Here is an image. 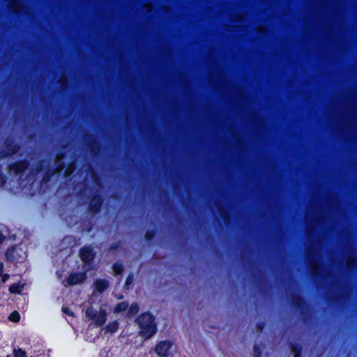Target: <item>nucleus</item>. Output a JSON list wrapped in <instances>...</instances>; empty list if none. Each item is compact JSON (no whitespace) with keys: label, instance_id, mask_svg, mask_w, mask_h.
I'll list each match as a JSON object with an SVG mask.
<instances>
[{"label":"nucleus","instance_id":"obj_27","mask_svg":"<svg viewBox=\"0 0 357 357\" xmlns=\"http://www.w3.org/2000/svg\"><path fill=\"white\" fill-rule=\"evenodd\" d=\"M253 349H254V357H261L262 349L259 344H255L254 347H253Z\"/></svg>","mask_w":357,"mask_h":357},{"label":"nucleus","instance_id":"obj_13","mask_svg":"<svg viewBox=\"0 0 357 357\" xmlns=\"http://www.w3.org/2000/svg\"><path fill=\"white\" fill-rule=\"evenodd\" d=\"M24 287V284L20 282H15L9 286V292L14 294H20Z\"/></svg>","mask_w":357,"mask_h":357},{"label":"nucleus","instance_id":"obj_2","mask_svg":"<svg viewBox=\"0 0 357 357\" xmlns=\"http://www.w3.org/2000/svg\"><path fill=\"white\" fill-rule=\"evenodd\" d=\"M79 257L83 262L82 268H91L93 270V261L96 257V252L92 245H84L79 249Z\"/></svg>","mask_w":357,"mask_h":357},{"label":"nucleus","instance_id":"obj_22","mask_svg":"<svg viewBox=\"0 0 357 357\" xmlns=\"http://www.w3.org/2000/svg\"><path fill=\"white\" fill-rule=\"evenodd\" d=\"M134 273L132 272H130L128 273V275L126 277L124 287L126 289H129V287L132 284L134 281Z\"/></svg>","mask_w":357,"mask_h":357},{"label":"nucleus","instance_id":"obj_33","mask_svg":"<svg viewBox=\"0 0 357 357\" xmlns=\"http://www.w3.org/2000/svg\"><path fill=\"white\" fill-rule=\"evenodd\" d=\"M347 268L349 269L356 268V262L354 261L353 262L352 261H349L348 264H347Z\"/></svg>","mask_w":357,"mask_h":357},{"label":"nucleus","instance_id":"obj_4","mask_svg":"<svg viewBox=\"0 0 357 357\" xmlns=\"http://www.w3.org/2000/svg\"><path fill=\"white\" fill-rule=\"evenodd\" d=\"M104 198L98 192L91 195L89 199L88 210L92 214H98L103 205Z\"/></svg>","mask_w":357,"mask_h":357},{"label":"nucleus","instance_id":"obj_23","mask_svg":"<svg viewBox=\"0 0 357 357\" xmlns=\"http://www.w3.org/2000/svg\"><path fill=\"white\" fill-rule=\"evenodd\" d=\"M8 319L10 321L17 323L20 320V314L17 311L15 310L10 314Z\"/></svg>","mask_w":357,"mask_h":357},{"label":"nucleus","instance_id":"obj_25","mask_svg":"<svg viewBox=\"0 0 357 357\" xmlns=\"http://www.w3.org/2000/svg\"><path fill=\"white\" fill-rule=\"evenodd\" d=\"M98 312L94 310L93 307H88L86 310V317H88L89 319H91L93 320L95 317H96V314Z\"/></svg>","mask_w":357,"mask_h":357},{"label":"nucleus","instance_id":"obj_11","mask_svg":"<svg viewBox=\"0 0 357 357\" xmlns=\"http://www.w3.org/2000/svg\"><path fill=\"white\" fill-rule=\"evenodd\" d=\"M93 320L97 326H102L107 321V314L105 311L101 310L99 312H97Z\"/></svg>","mask_w":357,"mask_h":357},{"label":"nucleus","instance_id":"obj_36","mask_svg":"<svg viewBox=\"0 0 357 357\" xmlns=\"http://www.w3.org/2000/svg\"><path fill=\"white\" fill-rule=\"evenodd\" d=\"M4 265L2 262H0V277L2 275L3 271Z\"/></svg>","mask_w":357,"mask_h":357},{"label":"nucleus","instance_id":"obj_21","mask_svg":"<svg viewBox=\"0 0 357 357\" xmlns=\"http://www.w3.org/2000/svg\"><path fill=\"white\" fill-rule=\"evenodd\" d=\"M45 162H46L45 159H41L38 161V162L36 163V165L33 169V171L35 172V173H36V174L40 173L45 169Z\"/></svg>","mask_w":357,"mask_h":357},{"label":"nucleus","instance_id":"obj_24","mask_svg":"<svg viewBox=\"0 0 357 357\" xmlns=\"http://www.w3.org/2000/svg\"><path fill=\"white\" fill-rule=\"evenodd\" d=\"M14 357H27L26 352L22 348L13 349Z\"/></svg>","mask_w":357,"mask_h":357},{"label":"nucleus","instance_id":"obj_5","mask_svg":"<svg viewBox=\"0 0 357 357\" xmlns=\"http://www.w3.org/2000/svg\"><path fill=\"white\" fill-rule=\"evenodd\" d=\"M29 166V161L27 159L24 158L10 162L8 165V168L10 173L17 176L24 173Z\"/></svg>","mask_w":357,"mask_h":357},{"label":"nucleus","instance_id":"obj_35","mask_svg":"<svg viewBox=\"0 0 357 357\" xmlns=\"http://www.w3.org/2000/svg\"><path fill=\"white\" fill-rule=\"evenodd\" d=\"M5 238V236L2 234L1 231H0V244H1L4 241Z\"/></svg>","mask_w":357,"mask_h":357},{"label":"nucleus","instance_id":"obj_10","mask_svg":"<svg viewBox=\"0 0 357 357\" xmlns=\"http://www.w3.org/2000/svg\"><path fill=\"white\" fill-rule=\"evenodd\" d=\"M109 282L107 279L98 278L94 281L95 290L102 294L108 289Z\"/></svg>","mask_w":357,"mask_h":357},{"label":"nucleus","instance_id":"obj_16","mask_svg":"<svg viewBox=\"0 0 357 357\" xmlns=\"http://www.w3.org/2000/svg\"><path fill=\"white\" fill-rule=\"evenodd\" d=\"M129 304L127 301L118 303L114 307L115 313H120L128 309Z\"/></svg>","mask_w":357,"mask_h":357},{"label":"nucleus","instance_id":"obj_26","mask_svg":"<svg viewBox=\"0 0 357 357\" xmlns=\"http://www.w3.org/2000/svg\"><path fill=\"white\" fill-rule=\"evenodd\" d=\"M128 307V312L130 314H136L139 310V305L136 303H132Z\"/></svg>","mask_w":357,"mask_h":357},{"label":"nucleus","instance_id":"obj_12","mask_svg":"<svg viewBox=\"0 0 357 357\" xmlns=\"http://www.w3.org/2000/svg\"><path fill=\"white\" fill-rule=\"evenodd\" d=\"M289 347L294 354L293 356L301 357L303 347L300 343L291 342L289 343Z\"/></svg>","mask_w":357,"mask_h":357},{"label":"nucleus","instance_id":"obj_32","mask_svg":"<svg viewBox=\"0 0 357 357\" xmlns=\"http://www.w3.org/2000/svg\"><path fill=\"white\" fill-rule=\"evenodd\" d=\"M311 273H312V275L314 278H317L320 275V273H319V271H318V269H316L314 267L312 268Z\"/></svg>","mask_w":357,"mask_h":357},{"label":"nucleus","instance_id":"obj_15","mask_svg":"<svg viewBox=\"0 0 357 357\" xmlns=\"http://www.w3.org/2000/svg\"><path fill=\"white\" fill-rule=\"evenodd\" d=\"M75 167L73 163H70L63 172V178L66 179H71L73 178Z\"/></svg>","mask_w":357,"mask_h":357},{"label":"nucleus","instance_id":"obj_38","mask_svg":"<svg viewBox=\"0 0 357 357\" xmlns=\"http://www.w3.org/2000/svg\"><path fill=\"white\" fill-rule=\"evenodd\" d=\"M221 215L222 217L223 218V219L225 220V222H227V215H226L223 211L221 212Z\"/></svg>","mask_w":357,"mask_h":357},{"label":"nucleus","instance_id":"obj_17","mask_svg":"<svg viewBox=\"0 0 357 357\" xmlns=\"http://www.w3.org/2000/svg\"><path fill=\"white\" fill-rule=\"evenodd\" d=\"M112 269H113L114 275L118 276L123 273V271L124 270V266H123V264H121L120 262H115L112 265Z\"/></svg>","mask_w":357,"mask_h":357},{"label":"nucleus","instance_id":"obj_19","mask_svg":"<svg viewBox=\"0 0 357 357\" xmlns=\"http://www.w3.org/2000/svg\"><path fill=\"white\" fill-rule=\"evenodd\" d=\"M156 234L157 231L155 229H147L144 235L145 240L149 243L151 242L156 236Z\"/></svg>","mask_w":357,"mask_h":357},{"label":"nucleus","instance_id":"obj_28","mask_svg":"<svg viewBox=\"0 0 357 357\" xmlns=\"http://www.w3.org/2000/svg\"><path fill=\"white\" fill-rule=\"evenodd\" d=\"M266 323L264 321H258L256 324V328L258 331L261 332L265 328Z\"/></svg>","mask_w":357,"mask_h":357},{"label":"nucleus","instance_id":"obj_9","mask_svg":"<svg viewBox=\"0 0 357 357\" xmlns=\"http://www.w3.org/2000/svg\"><path fill=\"white\" fill-rule=\"evenodd\" d=\"M291 303L293 307L301 311L302 313L303 310L306 308L307 305V303L306 300L298 294H293L291 298Z\"/></svg>","mask_w":357,"mask_h":357},{"label":"nucleus","instance_id":"obj_18","mask_svg":"<svg viewBox=\"0 0 357 357\" xmlns=\"http://www.w3.org/2000/svg\"><path fill=\"white\" fill-rule=\"evenodd\" d=\"M51 167L56 174L61 172V171L66 167V163L63 161L55 160L54 166Z\"/></svg>","mask_w":357,"mask_h":357},{"label":"nucleus","instance_id":"obj_37","mask_svg":"<svg viewBox=\"0 0 357 357\" xmlns=\"http://www.w3.org/2000/svg\"><path fill=\"white\" fill-rule=\"evenodd\" d=\"M91 177H92V178H93V181H94V182H96V181H97L98 179H99V176H98L97 174H93L91 175Z\"/></svg>","mask_w":357,"mask_h":357},{"label":"nucleus","instance_id":"obj_40","mask_svg":"<svg viewBox=\"0 0 357 357\" xmlns=\"http://www.w3.org/2000/svg\"><path fill=\"white\" fill-rule=\"evenodd\" d=\"M6 357H11V356L10 355H7Z\"/></svg>","mask_w":357,"mask_h":357},{"label":"nucleus","instance_id":"obj_34","mask_svg":"<svg viewBox=\"0 0 357 357\" xmlns=\"http://www.w3.org/2000/svg\"><path fill=\"white\" fill-rule=\"evenodd\" d=\"M1 277H2V282H5L8 280V278H9V275L7 273H5V274L2 273Z\"/></svg>","mask_w":357,"mask_h":357},{"label":"nucleus","instance_id":"obj_7","mask_svg":"<svg viewBox=\"0 0 357 357\" xmlns=\"http://www.w3.org/2000/svg\"><path fill=\"white\" fill-rule=\"evenodd\" d=\"M172 342L170 340H163L159 342L155 347V353L158 357H172L171 349Z\"/></svg>","mask_w":357,"mask_h":357},{"label":"nucleus","instance_id":"obj_29","mask_svg":"<svg viewBox=\"0 0 357 357\" xmlns=\"http://www.w3.org/2000/svg\"><path fill=\"white\" fill-rule=\"evenodd\" d=\"M62 312L66 314H68V316L70 317H73L74 316V313L73 312V311L68 308V307H62Z\"/></svg>","mask_w":357,"mask_h":357},{"label":"nucleus","instance_id":"obj_8","mask_svg":"<svg viewBox=\"0 0 357 357\" xmlns=\"http://www.w3.org/2000/svg\"><path fill=\"white\" fill-rule=\"evenodd\" d=\"M90 271L91 268H83L81 272L71 273L67 278V282L71 286L83 283L86 280L87 273Z\"/></svg>","mask_w":357,"mask_h":357},{"label":"nucleus","instance_id":"obj_14","mask_svg":"<svg viewBox=\"0 0 357 357\" xmlns=\"http://www.w3.org/2000/svg\"><path fill=\"white\" fill-rule=\"evenodd\" d=\"M55 174H56L54 173V171L52 169V168L51 167H47L45 169V172L41 179V182H49Z\"/></svg>","mask_w":357,"mask_h":357},{"label":"nucleus","instance_id":"obj_39","mask_svg":"<svg viewBox=\"0 0 357 357\" xmlns=\"http://www.w3.org/2000/svg\"><path fill=\"white\" fill-rule=\"evenodd\" d=\"M11 6L14 9L17 8L20 6V5L16 2H13Z\"/></svg>","mask_w":357,"mask_h":357},{"label":"nucleus","instance_id":"obj_6","mask_svg":"<svg viewBox=\"0 0 357 357\" xmlns=\"http://www.w3.org/2000/svg\"><path fill=\"white\" fill-rule=\"evenodd\" d=\"M22 251V249L17 245L9 247L5 252L6 260L12 263L22 261L24 257L21 255Z\"/></svg>","mask_w":357,"mask_h":357},{"label":"nucleus","instance_id":"obj_1","mask_svg":"<svg viewBox=\"0 0 357 357\" xmlns=\"http://www.w3.org/2000/svg\"><path fill=\"white\" fill-rule=\"evenodd\" d=\"M155 320V316L149 311L142 313L136 319L139 328V333L144 340L150 339L157 333L158 327Z\"/></svg>","mask_w":357,"mask_h":357},{"label":"nucleus","instance_id":"obj_20","mask_svg":"<svg viewBox=\"0 0 357 357\" xmlns=\"http://www.w3.org/2000/svg\"><path fill=\"white\" fill-rule=\"evenodd\" d=\"M119 329V322L117 321H114L109 322L106 326V330L108 332L114 333L116 332Z\"/></svg>","mask_w":357,"mask_h":357},{"label":"nucleus","instance_id":"obj_3","mask_svg":"<svg viewBox=\"0 0 357 357\" xmlns=\"http://www.w3.org/2000/svg\"><path fill=\"white\" fill-rule=\"evenodd\" d=\"M20 145L15 142L13 138L7 137L3 142V147L0 151V158H6L11 157L18 153Z\"/></svg>","mask_w":357,"mask_h":357},{"label":"nucleus","instance_id":"obj_30","mask_svg":"<svg viewBox=\"0 0 357 357\" xmlns=\"http://www.w3.org/2000/svg\"><path fill=\"white\" fill-rule=\"evenodd\" d=\"M119 247H120V242L114 243L109 245V250H116L119 248Z\"/></svg>","mask_w":357,"mask_h":357},{"label":"nucleus","instance_id":"obj_31","mask_svg":"<svg viewBox=\"0 0 357 357\" xmlns=\"http://www.w3.org/2000/svg\"><path fill=\"white\" fill-rule=\"evenodd\" d=\"M89 146L91 152L95 151L96 148L98 149V146L96 145V142L94 140L90 142Z\"/></svg>","mask_w":357,"mask_h":357}]
</instances>
